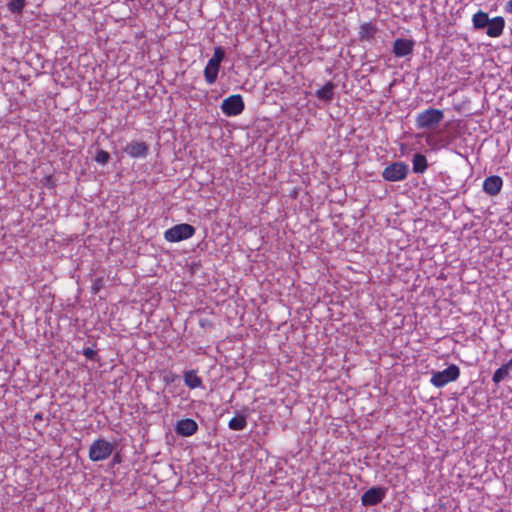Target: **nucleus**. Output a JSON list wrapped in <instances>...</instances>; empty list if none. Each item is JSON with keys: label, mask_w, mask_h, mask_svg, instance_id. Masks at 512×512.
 <instances>
[{"label": "nucleus", "mask_w": 512, "mask_h": 512, "mask_svg": "<svg viewBox=\"0 0 512 512\" xmlns=\"http://www.w3.org/2000/svg\"><path fill=\"white\" fill-rule=\"evenodd\" d=\"M444 113L440 109L429 108L418 114L416 125L419 129H434L443 120Z\"/></svg>", "instance_id": "1"}, {"label": "nucleus", "mask_w": 512, "mask_h": 512, "mask_svg": "<svg viewBox=\"0 0 512 512\" xmlns=\"http://www.w3.org/2000/svg\"><path fill=\"white\" fill-rule=\"evenodd\" d=\"M114 451V445L105 439H96L89 449V458L94 462L107 459Z\"/></svg>", "instance_id": "2"}, {"label": "nucleus", "mask_w": 512, "mask_h": 512, "mask_svg": "<svg viewBox=\"0 0 512 512\" xmlns=\"http://www.w3.org/2000/svg\"><path fill=\"white\" fill-rule=\"evenodd\" d=\"M460 375V369L457 365L451 364L443 371L432 373L430 382L437 388H441L446 384L455 381Z\"/></svg>", "instance_id": "3"}, {"label": "nucleus", "mask_w": 512, "mask_h": 512, "mask_svg": "<svg viewBox=\"0 0 512 512\" xmlns=\"http://www.w3.org/2000/svg\"><path fill=\"white\" fill-rule=\"evenodd\" d=\"M195 231V228L190 224H177L165 231L164 238L168 242H179L191 238Z\"/></svg>", "instance_id": "4"}, {"label": "nucleus", "mask_w": 512, "mask_h": 512, "mask_svg": "<svg viewBox=\"0 0 512 512\" xmlns=\"http://www.w3.org/2000/svg\"><path fill=\"white\" fill-rule=\"evenodd\" d=\"M409 172V166L404 162H393L388 165L382 172L384 180L389 182H397L404 180Z\"/></svg>", "instance_id": "5"}, {"label": "nucleus", "mask_w": 512, "mask_h": 512, "mask_svg": "<svg viewBox=\"0 0 512 512\" xmlns=\"http://www.w3.org/2000/svg\"><path fill=\"white\" fill-rule=\"evenodd\" d=\"M223 113L227 116H236L244 110V102L241 95H231L224 99L221 104Z\"/></svg>", "instance_id": "6"}, {"label": "nucleus", "mask_w": 512, "mask_h": 512, "mask_svg": "<svg viewBox=\"0 0 512 512\" xmlns=\"http://www.w3.org/2000/svg\"><path fill=\"white\" fill-rule=\"evenodd\" d=\"M386 494L383 487H372L368 489L361 497L364 506H374L382 502Z\"/></svg>", "instance_id": "7"}, {"label": "nucleus", "mask_w": 512, "mask_h": 512, "mask_svg": "<svg viewBox=\"0 0 512 512\" xmlns=\"http://www.w3.org/2000/svg\"><path fill=\"white\" fill-rule=\"evenodd\" d=\"M198 430L196 421L190 418L179 420L175 426V432L183 437L194 435Z\"/></svg>", "instance_id": "8"}, {"label": "nucleus", "mask_w": 512, "mask_h": 512, "mask_svg": "<svg viewBox=\"0 0 512 512\" xmlns=\"http://www.w3.org/2000/svg\"><path fill=\"white\" fill-rule=\"evenodd\" d=\"M414 41L411 39L398 38L393 44V53L396 57H405L413 52Z\"/></svg>", "instance_id": "9"}, {"label": "nucleus", "mask_w": 512, "mask_h": 512, "mask_svg": "<svg viewBox=\"0 0 512 512\" xmlns=\"http://www.w3.org/2000/svg\"><path fill=\"white\" fill-rule=\"evenodd\" d=\"M503 180L500 176L493 175L487 177L483 182V190L490 196H496L501 191Z\"/></svg>", "instance_id": "10"}, {"label": "nucleus", "mask_w": 512, "mask_h": 512, "mask_svg": "<svg viewBox=\"0 0 512 512\" xmlns=\"http://www.w3.org/2000/svg\"><path fill=\"white\" fill-rule=\"evenodd\" d=\"M149 147L145 142L132 141L124 148V152L133 158L146 157Z\"/></svg>", "instance_id": "11"}, {"label": "nucleus", "mask_w": 512, "mask_h": 512, "mask_svg": "<svg viewBox=\"0 0 512 512\" xmlns=\"http://www.w3.org/2000/svg\"><path fill=\"white\" fill-rule=\"evenodd\" d=\"M505 27V20L503 17L498 16L490 19V23L487 26L486 34L489 37H499L502 35Z\"/></svg>", "instance_id": "12"}, {"label": "nucleus", "mask_w": 512, "mask_h": 512, "mask_svg": "<svg viewBox=\"0 0 512 512\" xmlns=\"http://www.w3.org/2000/svg\"><path fill=\"white\" fill-rule=\"evenodd\" d=\"M336 85L328 81L322 88L316 91L315 95L318 99L324 102H330L334 98V89Z\"/></svg>", "instance_id": "13"}, {"label": "nucleus", "mask_w": 512, "mask_h": 512, "mask_svg": "<svg viewBox=\"0 0 512 512\" xmlns=\"http://www.w3.org/2000/svg\"><path fill=\"white\" fill-rule=\"evenodd\" d=\"M376 32H377V27L373 23H371V22L364 23L360 27L359 39L361 41H364V40L370 41L371 39L374 38V35Z\"/></svg>", "instance_id": "14"}, {"label": "nucleus", "mask_w": 512, "mask_h": 512, "mask_svg": "<svg viewBox=\"0 0 512 512\" xmlns=\"http://www.w3.org/2000/svg\"><path fill=\"white\" fill-rule=\"evenodd\" d=\"M184 383L190 389L202 386V380L195 370H189L184 373Z\"/></svg>", "instance_id": "15"}, {"label": "nucleus", "mask_w": 512, "mask_h": 512, "mask_svg": "<svg viewBox=\"0 0 512 512\" xmlns=\"http://www.w3.org/2000/svg\"><path fill=\"white\" fill-rule=\"evenodd\" d=\"M220 66L212 64L210 62L207 63L205 69H204V77L205 81L208 84H213L217 80L218 73H219Z\"/></svg>", "instance_id": "16"}, {"label": "nucleus", "mask_w": 512, "mask_h": 512, "mask_svg": "<svg viewBox=\"0 0 512 512\" xmlns=\"http://www.w3.org/2000/svg\"><path fill=\"white\" fill-rule=\"evenodd\" d=\"M412 164H413V172L417 173V174L423 173L427 169V166H428L426 157L420 153H416L413 156Z\"/></svg>", "instance_id": "17"}, {"label": "nucleus", "mask_w": 512, "mask_h": 512, "mask_svg": "<svg viewBox=\"0 0 512 512\" xmlns=\"http://www.w3.org/2000/svg\"><path fill=\"white\" fill-rule=\"evenodd\" d=\"M473 26L475 29H483L488 26L490 23V19L488 17V13L483 11H478L473 15L472 18Z\"/></svg>", "instance_id": "18"}, {"label": "nucleus", "mask_w": 512, "mask_h": 512, "mask_svg": "<svg viewBox=\"0 0 512 512\" xmlns=\"http://www.w3.org/2000/svg\"><path fill=\"white\" fill-rule=\"evenodd\" d=\"M228 426L231 430H234V431H241V430L245 429L247 426L246 416L237 415V416L233 417L229 421Z\"/></svg>", "instance_id": "19"}, {"label": "nucleus", "mask_w": 512, "mask_h": 512, "mask_svg": "<svg viewBox=\"0 0 512 512\" xmlns=\"http://www.w3.org/2000/svg\"><path fill=\"white\" fill-rule=\"evenodd\" d=\"M26 5V0H10L7 3V8L11 13L22 14Z\"/></svg>", "instance_id": "20"}, {"label": "nucleus", "mask_w": 512, "mask_h": 512, "mask_svg": "<svg viewBox=\"0 0 512 512\" xmlns=\"http://www.w3.org/2000/svg\"><path fill=\"white\" fill-rule=\"evenodd\" d=\"M224 58L225 51L222 47L218 46L214 48L213 56L208 62L220 66Z\"/></svg>", "instance_id": "21"}, {"label": "nucleus", "mask_w": 512, "mask_h": 512, "mask_svg": "<svg viewBox=\"0 0 512 512\" xmlns=\"http://www.w3.org/2000/svg\"><path fill=\"white\" fill-rule=\"evenodd\" d=\"M509 374V371L507 370V366H501L500 368H498L494 374H493V382L495 384H498L500 383L503 379H505Z\"/></svg>", "instance_id": "22"}, {"label": "nucleus", "mask_w": 512, "mask_h": 512, "mask_svg": "<svg viewBox=\"0 0 512 512\" xmlns=\"http://www.w3.org/2000/svg\"><path fill=\"white\" fill-rule=\"evenodd\" d=\"M110 160V154L105 150H99L95 156V161L99 164L105 165Z\"/></svg>", "instance_id": "23"}, {"label": "nucleus", "mask_w": 512, "mask_h": 512, "mask_svg": "<svg viewBox=\"0 0 512 512\" xmlns=\"http://www.w3.org/2000/svg\"><path fill=\"white\" fill-rule=\"evenodd\" d=\"M83 355L90 360H96L97 358V352L90 347L84 348Z\"/></svg>", "instance_id": "24"}, {"label": "nucleus", "mask_w": 512, "mask_h": 512, "mask_svg": "<svg viewBox=\"0 0 512 512\" xmlns=\"http://www.w3.org/2000/svg\"><path fill=\"white\" fill-rule=\"evenodd\" d=\"M121 462V456L117 453L112 459V465L119 464Z\"/></svg>", "instance_id": "25"}, {"label": "nucleus", "mask_w": 512, "mask_h": 512, "mask_svg": "<svg viewBox=\"0 0 512 512\" xmlns=\"http://www.w3.org/2000/svg\"><path fill=\"white\" fill-rule=\"evenodd\" d=\"M506 12L512 13V0L508 1L505 6Z\"/></svg>", "instance_id": "26"}, {"label": "nucleus", "mask_w": 512, "mask_h": 512, "mask_svg": "<svg viewBox=\"0 0 512 512\" xmlns=\"http://www.w3.org/2000/svg\"><path fill=\"white\" fill-rule=\"evenodd\" d=\"M503 366H507L508 371L512 369V358L506 364H503Z\"/></svg>", "instance_id": "27"}, {"label": "nucleus", "mask_w": 512, "mask_h": 512, "mask_svg": "<svg viewBox=\"0 0 512 512\" xmlns=\"http://www.w3.org/2000/svg\"><path fill=\"white\" fill-rule=\"evenodd\" d=\"M34 419L35 420H42L43 419V416L41 413H37L35 416H34Z\"/></svg>", "instance_id": "28"}, {"label": "nucleus", "mask_w": 512, "mask_h": 512, "mask_svg": "<svg viewBox=\"0 0 512 512\" xmlns=\"http://www.w3.org/2000/svg\"><path fill=\"white\" fill-rule=\"evenodd\" d=\"M449 143V141H443L442 146H447Z\"/></svg>", "instance_id": "29"}, {"label": "nucleus", "mask_w": 512, "mask_h": 512, "mask_svg": "<svg viewBox=\"0 0 512 512\" xmlns=\"http://www.w3.org/2000/svg\"><path fill=\"white\" fill-rule=\"evenodd\" d=\"M98 289H99V285H95V286H94V290H95V292H97V291H98Z\"/></svg>", "instance_id": "30"}, {"label": "nucleus", "mask_w": 512, "mask_h": 512, "mask_svg": "<svg viewBox=\"0 0 512 512\" xmlns=\"http://www.w3.org/2000/svg\"><path fill=\"white\" fill-rule=\"evenodd\" d=\"M98 289H99V285H95V286H94V290H95V292H97V291H98Z\"/></svg>", "instance_id": "31"}]
</instances>
